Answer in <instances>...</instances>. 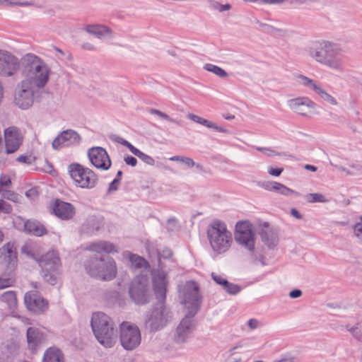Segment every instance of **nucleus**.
Listing matches in <instances>:
<instances>
[{"mask_svg":"<svg viewBox=\"0 0 362 362\" xmlns=\"http://www.w3.org/2000/svg\"><path fill=\"white\" fill-rule=\"evenodd\" d=\"M152 277L153 291L160 305L147 314L145 326L150 332H155L163 329L171 316L170 311L163 305L166 298L167 274L163 270H153Z\"/></svg>","mask_w":362,"mask_h":362,"instance_id":"obj_1","label":"nucleus"},{"mask_svg":"<svg viewBox=\"0 0 362 362\" xmlns=\"http://www.w3.org/2000/svg\"><path fill=\"white\" fill-rule=\"evenodd\" d=\"M305 52L310 58L320 64L339 72L344 70L342 49L338 44L327 40L314 41L306 47Z\"/></svg>","mask_w":362,"mask_h":362,"instance_id":"obj_2","label":"nucleus"},{"mask_svg":"<svg viewBox=\"0 0 362 362\" xmlns=\"http://www.w3.org/2000/svg\"><path fill=\"white\" fill-rule=\"evenodd\" d=\"M22 74L24 81L38 89L43 88L49 78L50 69L39 57L31 53L26 54L21 59Z\"/></svg>","mask_w":362,"mask_h":362,"instance_id":"obj_3","label":"nucleus"},{"mask_svg":"<svg viewBox=\"0 0 362 362\" xmlns=\"http://www.w3.org/2000/svg\"><path fill=\"white\" fill-rule=\"evenodd\" d=\"M90 326L98 341L105 348L112 347L117 341V329L112 320L102 312L92 315Z\"/></svg>","mask_w":362,"mask_h":362,"instance_id":"obj_4","label":"nucleus"},{"mask_svg":"<svg viewBox=\"0 0 362 362\" xmlns=\"http://www.w3.org/2000/svg\"><path fill=\"white\" fill-rule=\"evenodd\" d=\"M206 237L215 255L226 253L233 243V235L226 223L220 220H213L207 226Z\"/></svg>","mask_w":362,"mask_h":362,"instance_id":"obj_5","label":"nucleus"},{"mask_svg":"<svg viewBox=\"0 0 362 362\" xmlns=\"http://www.w3.org/2000/svg\"><path fill=\"white\" fill-rule=\"evenodd\" d=\"M85 268L91 276L100 280L110 281L117 274L115 262L110 257L94 255L86 262Z\"/></svg>","mask_w":362,"mask_h":362,"instance_id":"obj_6","label":"nucleus"},{"mask_svg":"<svg viewBox=\"0 0 362 362\" xmlns=\"http://www.w3.org/2000/svg\"><path fill=\"white\" fill-rule=\"evenodd\" d=\"M68 173L76 185L81 188L92 189L98 182V177L95 173L79 163L70 164Z\"/></svg>","mask_w":362,"mask_h":362,"instance_id":"obj_7","label":"nucleus"},{"mask_svg":"<svg viewBox=\"0 0 362 362\" xmlns=\"http://www.w3.org/2000/svg\"><path fill=\"white\" fill-rule=\"evenodd\" d=\"M42 268L44 279L51 285H55L59 276V258L54 251H50L40 259H36Z\"/></svg>","mask_w":362,"mask_h":362,"instance_id":"obj_8","label":"nucleus"},{"mask_svg":"<svg viewBox=\"0 0 362 362\" xmlns=\"http://www.w3.org/2000/svg\"><path fill=\"white\" fill-rule=\"evenodd\" d=\"M119 340L124 349L132 351L136 349L141 341L140 329L136 325L123 322L119 325Z\"/></svg>","mask_w":362,"mask_h":362,"instance_id":"obj_9","label":"nucleus"},{"mask_svg":"<svg viewBox=\"0 0 362 362\" xmlns=\"http://www.w3.org/2000/svg\"><path fill=\"white\" fill-rule=\"evenodd\" d=\"M40 89L31 85L27 81L21 80L14 90V103L22 110L30 107L34 102V95Z\"/></svg>","mask_w":362,"mask_h":362,"instance_id":"obj_10","label":"nucleus"},{"mask_svg":"<svg viewBox=\"0 0 362 362\" xmlns=\"http://www.w3.org/2000/svg\"><path fill=\"white\" fill-rule=\"evenodd\" d=\"M129 293L135 303H148L151 298L148 278L145 276H136L131 284Z\"/></svg>","mask_w":362,"mask_h":362,"instance_id":"obj_11","label":"nucleus"},{"mask_svg":"<svg viewBox=\"0 0 362 362\" xmlns=\"http://www.w3.org/2000/svg\"><path fill=\"white\" fill-rule=\"evenodd\" d=\"M235 240L240 245L244 246L250 252L251 259L253 263L257 261L261 262L262 266L264 265V257L259 255L257 256L255 254V240L254 234L247 225H242L236 231Z\"/></svg>","mask_w":362,"mask_h":362,"instance_id":"obj_12","label":"nucleus"},{"mask_svg":"<svg viewBox=\"0 0 362 362\" xmlns=\"http://www.w3.org/2000/svg\"><path fill=\"white\" fill-rule=\"evenodd\" d=\"M193 313H187L181 320L176 327L173 340L177 344H184L188 339L196 327V322Z\"/></svg>","mask_w":362,"mask_h":362,"instance_id":"obj_13","label":"nucleus"},{"mask_svg":"<svg viewBox=\"0 0 362 362\" xmlns=\"http://www.w3.org/2000/svg\"><path fill=\"white\" fill-rule=\"evenodd\" d=\"M182 303L187 305V313L197 314L200 307L201 297L199 286L194 281H189L186 284Z\"/></svg>","mask_w":362,"mask_h":362,"instance_id":"obj_14","label":"nucleus"},{"mask_svg":"<svg viewBox=\"0 0 362 362\" xmlns=\"http://www.w3.org/2000/svg\"><path fill=\"white\" fill-rule=\"evenodd\" d=\"M296 77L297 82L300 85L313 90L322 100L329 103V104L332 105H337V100L331 95H329L317 81L302 74H298Z\"/></svg>","mask_w":362,"mask_h":362,"instance_id":"obj_15","label":"nucleus"},{"mask_svg":"<svg viewBox=\"0 0 362 362\" xmlns=\"http://www.w3.org/2000/svg\"><path fill=\"white\" fill-rule=\"evenodd\" d=\"M88 156L92 165L96 168L107 170L111 166L110 158L103 147L90 148L88 151Z\"/></svg>","mask_w":362,"mask_h":362,"instance_id":"obj_16","label":"nucleus"},{"mask_svg":"<svg viewBox=\"0 0 362 362\" xmlns=\"http://www.w3.org/2000/svg\"><path fill=\"white\" fill-rule=\"evenodd\" d=\"M288 107L295 113L303 117H309L310 110L315 108V103L308 97H298L288 101Z\"/></svg>","mask_w":362,"mask_h":362,"instance_id":"obj_17","label":"nucleus"},{"mask_svg":"<svg viewBox=\"0 0 362 362\" xmlns=\"http://www.w3.org/2000/svg\"><path fill=\"white\" fill-rule=\"evenodd\" d=\"M80 135L72 129H67L61 132L52 141V146L58 150L61 148L76 145L80 143Z\"/></svg>","mask_w":362,"mask_h":362,"instance_id":"obj_18","label":"nucleus"},{"mask_svg":"<svg viewBox=\"0 0 362 362\" xmlns=\"http://www.w3.org/2000/svg\"><path fill=\"white\" fill-rule=\"evenodd\" d=\"M26 308L36 313L40 314L47 308V301L38 294L33 292L26 293L24 297Z\"/></svg>","mask_w":362,"mask_h":362,"instance_id":"obj_19","label":"nucleus"},{"mask_svg":"<svg viewBox=\"0 0 362 362\" xmlns=\"http://www.w3.org/2000/svg\"><path fill=\"white\" fill-rule=\"evenodd\" d=\"M4 138L6 153L16 152L21 144L18 129L14 127L6 129L4 131Z\"/></svg>","mask_w":362,"mask_h":362,"instance_id":"obj_20","label":"nucleus"},{"mask_svg":"<svg viewBox=\"0 0 362 362\" xmlns=\"http://www.w3.org/2000/svg\"><path fill=\"white\" fill-rule=\"evenodd\" d=\"M52 209L54 214L62 220L71 219L75 214L74 206L60 199H56Z\"/></svg>","mask_w":362,"mask_h":362,"instance_id":"obj_21","label":"nucleus"},{"mask_svg":"<svg viewBox=\"0 0 362 362\" xmlns=\"http://www.w3.org/2000/svg\"><path fill=\"white\" fill-rule=\"evenodd\" d=\"M1 258L10 269H13L17 262L14 245L11 243L5 244L1 249Z\"/></svg>","mask_w":362,"mask_h":362,"instance_id":"obj_22","label":"nucleus"},{"mask_svg":"<svg viewBox=\"0 0 362 362\" xmlns=\"http://www.w3.org/2000/svg\"><path fill=\"white\" fill-rule=\"evenodd\" d=\"M45 340V336L39 329L29 327L27 329V341L30 349H35Z\"/></svg>","mask_w":362,"mask_h":362,"instance_id":"obj_23","label":"nucleus"},{"mask_svg":"<svg viewBox=\"0 0 362 362\" xmlns=\"http://www.w3.org/2000/svg\"><path fill=\"white\" fill-rule=\"evenodd\" d=\"M86 31L98 39L113 37L112 31L110 28L103 25H88Z\"/></svg>","mask_w":362,"mask_h":362,"instance_id":"obj_24","label":"nucleus"},{"mask_svg":"<svg viewBox=\"0 0 362 362\" xmlns=\"http://www.w3.org/2000/svg\"><path fill=\"white\" fill-rule=\"evenodd\" d=\"M259 233L262 240L269 248H272L276 245L278 243V237L269 225L266 223L262 225Z\"/></svg>","mask_w":362,"mask_h":362,"instance_id":"obj_25","label":"nucleus"},{"mask_svg":"<svg viewBox=\"0 0 362 362\" xmlns=\"http://www.w3.org/2000/svg\"><path fill=\"white\" fill-rule=\"evenodd\" d=\"M86 250L97 253L105 252L109 254L117 252V250L115 245L105 240L92 243L87 246Z\"/></svg>","mask_w":362,"mask_h":362,"instance_id":"obj_26","label":"nucleus"},{"mask_svg":"<svg viewBox=\"0 0 362 362\" xmlns=\"http://www.w3.org/2000/svg\"><path fill=\"white\" fill-rule=\"evenodd\" d=\"M42 362H65L64 355L59 348L52 346L44 352Z\"/></svg>","mask_w":362,"mask_h":362,"instance_id":"obj_27","label":"nucleus"},{"mask_svg":"<svg viewBox=\"0 0 362 362\" xmlns=\"http://www.w3.org/2000/svg\"><path fill=\"white\" fill-rule=\"evenodd\" d=\"M25 230L36 236H42L47 233L45 227L37 220H28L24 223Z\"/></svg>","mask_w":362,"mask_h":362,"instance_id":"obj_28","label":"nucleus"},{"mask_svg":"<svg viewBox=\"0 0 362 362\" xmlns=\"http://www.w3.org/2000/svg\"><path fill=\"white\" fill-rule=\"evenodd\" d=\"M187 118L191 119L192 121L202 124L208 128L213 129L216 132H222V133H228V129L223 128V127L217 125L216 123L207 120L204 118H202L197 115L189 114L187 115Z\"/></svg>","mask_w":362,"mask_h":362,"instance_id":"obj_29","label":"nucleus"},{"mask_svg":"<svg viewBox=\"0 0 362 362\" xmlns=\"http://www.w3.org/2000/svg\"><path fill=\"white\" fill-rule=\"evenodd\" d=\"M110 139L116 143L120 144L123 145L124 146L127 147L132 153H133L134 156H139V153L141 152L140 150L134 147L131 143H129L128 141L124 139L123 138L116 135V134H112L110 136Z\"/></svg>","mask_w":362,"mask_h":362,"instance_id":"obj_30","label":"nucleus"},{"mask_svg":"<svg viewBox=\"0 0 362 362\" xmlns=\"http://www.w3.org/2000/svg\"><path fill=\"white\" fill-rule=\"evenodd\" d=\"M330 165L338 169L340 171L344 172L347 175L355 176L357 172H360L362 170V165L359 164L351 163L349 164V167L353 169V170L344 168L341 165H339L332 161L329 162Z\"/></svg>","mask_w":362,"mask_h":362,"instance_id":"obj_31","label":"nucleus"},{"mask_svg":"<svg viewBox=\"0 0 362 362\" xmlns=\"http://www.w3.org/2000/svg\"><path fill=\"white\" fill-rule=\"evenodd\" d=\"M2 302L7 304L9 308H13L17 304L16 293L12 291H6L1 296Z\"/></svg>","mask_w":362,"mask_h":362,"instance_id":"obj_32","label":"nucleus"},{"mask_svg":"<svg viewBox=\"0 0 362 362\" xmlns=\"http://www.w3.org/2000/svg\"><path fill=\"white\" fill-rule=\"evenodd\" d=\"M345 327L354 339L362 342V322H358L352 327L347 325Z\"/></svg>","mask_w":362,"mask_h":362,"instance_id":"obj_33","label":"nucleus"},{"mask_svg":"<svg viewBox=\"0 0 362 362\" xmlns=\"http://www.w3.org/2000/svg\"><path fill=\"white\" fill-rule=\"evenodd\" d=\"M204 69L209 72L214 73L220 78H226L228 76V73L222 68L212 64H206Z\"/></svg>","mask_w":362,"mask_h":362,"instance_id":"obj_34","label":"nucleus"},{"mask_svg":"<svg viewBox=\"0 0 362 362\" xmlns=\"http://www.w3.org/2000/svg\"><path fill=\"white\" fill-rule=\"evenodd\" d=\"M240 348H242L241 344H236L235 346L230 348L228 351L224 354L226 360L224 362H240V357H235L234 355L236 354L235 351Z\"/></svg>","mask_w":362,"mask_h":362,"instance_id":"obj_35","label":"nucleus"},{"mask_svg":"<svg viewBox=\"0 0 362 362\" xmlns=\"http://www.w3.org/2000/svg\"><path fill=\"white\" fill-rule=\"evenodd\" d=\"M96 223V220L94 218H89L83 224L82 230L87 233H92L99 229V226H95Z\"/></svg>","mask_w":362,"mask_h":362,"instance_id":"obj_36","label":"nucleus"},{"mask_svg":"<svg viewBox=\"0 0 362 362\" xmlns=\"http://www.w3.org/2000/svg\"><path fill=\"white\" fill-rule=\"evenodd\" d=\"M305 199L308 203H325L327 199L320 193H310L305 195Z\"/></svg>","mask_w":362,"mask_h":362,"instance_id":"obj_37","label":"nucleus"},{"mask_svg":"<svg viewBox=\"0 0 362 362\" xmlns=\"http://www.w3.org/2000/svg\"><path fill=\"white\" fill-rule=\"evenodd\" d=\"M1 197L4 199H6L8 200L12 201L13 202H19L21 198L17 193H15L13 191L8 190V189L2 190L1 192Z\"/></svg>","mask_w":362,"mask_h":362,"instance_id":"obj_38","label":"nucleus"},{"mask_svg":"<svg viewBox=\"0 0 362 362\" xmlns=\"http://www.w3.org/2000/svg\"><path fill=\"white\" fill-rule=\"evenodd\" d=\"M276 192L279 193L280 194L284 195V196H290V195H295V196H300V193L298 192H296L284 185L279 182L277 189L276 190Z\"/></svg>","mask_w":362,"mask_h":362,"instance_id":"obj_39","label":"nucleus"},{"mask_svg":"<svg viewBox=\"0 0 362 362\" xmlns=\"http://www.w3.org/2000/svg\"><path fill=\"white\" fill-rule=\"evenodd\" d=\"M279 182L275 181H260L257 185L266 190L276 192Z\"/></svg>","mask_w":362,"mask_h":362,"instance_id":"obj_40","label":"nucleus"},{"mask_svg":"<svg viewBox=\"0 0 362 362\" xmlns=\"http://www.w3.org/2000/svg\"><path fill=\"white\" fill-rule=\"evenodd\" d=\"M228 294L236 295L241 291V287L237 284L227 281L223 288Z\"/></svg>","mask_w":362,"mask_h":362,"instance_id":"obj_41","label":"nucleus"},{"mask_svg":"<svg viewBox=\"0 0 362 362\" xmlns=\"http://www.w3.org/2000/svg\"><path fill=\"white\" fill-rule=\"evenodd\" d=\"M170 160L173 161H180L181 163H185L188 167H193L194 165H195V162L191 158L189 157L175 156L171 157Z\"/></svg>","mask_w":362,"mask_h":362,"instance_id":"obj_42","label":"nucleus"},{"mask_svg":"<svg viewBox=\"0 0 362 362\" xmlns=\"http://www.w3.org/2000/svg\"><path fill=\"white\" fill-rule=\"evenodd\" d=\"M148 112L151 115H158L160 117L164 119H166L170 122H173V123H175V124H178V122L176 121L175 119L171 118L169 115H168L167 114L158 110H156V109H153V108H151L148 110Z\"/></svg>","mask_w":362,"mask_h":362,"instance_id":"obj_43","label":"nucleus"},{"mask_svg":"<svg viewBox=\"0 0 362 362\" xmlns=\"http://www.w3.org/2000/svg\"><path fill=\"white\" fill-rule=\"evenodd\" d=\"M11 185L10 177L7 175H2L0 176V192L6 189H8Z\"/></svg>","mask_w":362,"mask_h":362,"instance_id":"obj_44","label":"nucleus"},{"mask_svg":"<svg viewBox=\"0 0 362 362\" xmlns=\"http://www.w3.org/2000/svg\"><path fill=\"white\" fill-rule=\"evenodd\" d=\"M354 233L358 243L362 245V223H356L354 225Z\"/></svg>","mask_w":362,"mask_h":362,"instance_id":"obj_45","label":"nucleus"},{"mask_svg":"<svg viewBox=\"0 0 362 362\" xmlns=\"http://www.w3.org/2000/svg\"><path fill=\"white\" fill-rule=\"evenodd\" d=\"M4 3H7L13 6H28L33 5V3L31 1L22 0H5Z\"/></svg>","mask_w":362,"mask_h":362,"instance_id":"obj_46","label":"nucleus"},{"mask_svg":"<svg viewBox=\"0 0 362 362\" xmlns=\"http://www.w3.org/2000/svg\"><path fill=\"white\" fill-rule=\"evenodd\" d=\"M14 283L12 278L0 277V290L11 286Z\"/></svg>","mask_w":362,"mask_h":362,"instance_id":"obj_47","label":"nucleus"},{"mask_svg":"<svg viewBox=\"0 0 362 362\" xmlns=\"http://www.w3.org/2000/svg\"><path fill=\"white\" fill-rule=\"evenodd\" d=\"M256 149L267 156H281L280 153L276 152L275 151L269 148L257 147Z\"/></svg>","mask_w":362,"mask_h":362,"instance_id":"obj_48","label":"nucleus"},{"mask_svg":"<svg viewBox=\"0 0 362 362\" xmlns=\"http://www.w3.org/2000/svg\"><path fill=\"white\" fill-rule=\"evenodd\" d=\"M137 157L140 158L142 161H144L145 163L149 165H153L155 164L154 159L143 152H141L139 153V156H138Z\"/></svg>","mask_w":362,"mask_h":362,"instance_id":"obj_49","label":"nucleus"},{"mask_svg":"<svg viewBox=\"0 0 362 362\" xmlns=\"http://www.w3.org/2000/svg\"><path fill=\"white\" fill-rule=\"evenodd\" d=\"M11 211V206L3 199H0V212H3L4 214H10Z\"/></svg>","mask_w":362,"mask_h":362,"instance_id":"obj_50","label":"nucleus"},{"mask_svg":"<svg viewBox=\"0 0 362 362\" xmlns=\"http://www.w3.org/2000/svg\"><path fill=\"white\" fill-rule=\"evenodd\" d=\"M211 278L217 284L222 286L223 288L228 281L226 279L222 278L221 276L215 274L214 272L211 273Z\"/></svg>","mask_w":362,"mask_h":362,"instance_id":"obj_51","label":"nucleus"},{"mask_svg":"<svg viewBox=\"0 0 362 362\" xmlns=\"http://www.w3.org/2000/svg\"><path fill=\"white\" fill-rule=\"evenodd\" d=\"M247 325L251 330H253L259 327L261 322L255 318H252L247 321Z\"/></svg>","mask_w":362,"mask_h":362,"instance_id":"obj_52","label":"nucleus"},{"mask_svg":"<svg viewBox=\"0 0 362 362\" xmlns=\"http://www.w3.org/2000/svg\"><path fill=\"white\" fill-rule=\"evenodd\" d=\"M124 160L127 165H130L132 167H134L137 164V160L132 156H125Z\"/></svg>","mask_w":362,"mask_h":362,"instance_id":"obj_53","label":"nucleus"},{"mask_svg":"<svg viewBox=\"0 0 362 362\" xmlns=\"http://www.w3.org/2000/svg\"><path fill=\"white\" fill-rule=\"evenodd\" d=\"M282 172H283V169L280 168H274L270 167L268 169V173L270 175L274 176V177H278V176L281 175Z\"/></svg>","mask_w":362,"mask_h":362,"instance_id":"obj_54","label":"nucleus"},{"mask_svg":"<svg viewBox=\"0 0 362 362\" xmlns=\"http://www.w3.org/2000/svg\"><path fill=\"white\" fill-rule=\"evenodd\" d=\"M119 183V180L118 178H115L109 185L108 192L116 191L118 188Z\"/></svg>","mask_w":362,"mask_h":362,"instance_id":"obj_55","label":"nucleus"},{"mask_svg":"<svg viewBox=\"0 0 362 362\" xmlns=\"http://www.w3.org/2000/svg\"><path fill=\"white\" fill-rule=\"evenodd\" d=\"M16 160L20 163H26V164L32 163L31 156H28L21 155L16 158Z\"/></svg>","mask_w":362,"mask_h":362,"instance_id":"obj_56","label":"nucleus"},{"mask_svg":"<svg viewBox=\"0 0 362 362\" xmlns=\"http://www.w3.org/2000/svg\"><path fill=\"white\" fill-rule=\"evenodd\" d=\"M173 255L171 250L168 248L164 249L161 253L159 254V259L163 257L165 259L170 258Z\"/></svg>","mask_w":362,"mask_h":362,"instance_id":"obj_57","label":"nucleus"},{"mask_svg":"<svg viewBox=\"0 0 362 362\" xmlns=\"http://www.w3.org/2000/svg\"><path fill=\"white\" fill-rule=\"evenodd\" d=\"M262 3L269 5H278L284 3L286 0H259Z\"/></svg>","mask_w":362,"mask_h":362,"instance_id":"obj_58","label":"nucleus"},{"mask_svg":"<svg viewBox=\"0 0 362 362\" xmlns=\"http://www.w3.org/2000/svg\"><path fill=\"white\" fill-rule=\"evenodd\" d=\"M302 291L300 289H293L290 291L289 296L291 298H297L301 296Z\"/></svg>","mask_w":362,"mask_h":362,"instance_id":"obj_59","label":"nucleus"},{"mask_svg":"<svg viewBox=\"0 0 362 362\" xmlns=\"http://www.w3.org/2000/svg\"><path fill=\"white\" fill-rule=\"evenodd\" d=\"M130 259L132 262H135L137 265L141 264V263L144 260L143 258L135 255H132Z\"/></svg>","mask_w":362,"mask_h":362,"instance_id":"obj_60","label":"nucleus"},{"mask_svg":"<svg viewBox=\"0 0 362 362\" xmlns=\"http://www.w3.org/2000/svg\"><path fill=\"white\" fill-rule=\"evenodd\" d=\"M291 215L295 217L297 219H301L302 215L300 214V212L296 209H291Z\"/></svg>","mask_w":362,"mask_h":362,"instance_id":"obj_61","label":"nucleus"},{"mask_svg":"<svg viewBox=\"0 0 362 362\" xmlns=\"http://www.w3.org/2000/svg\"><path fill=\"white\" fill-rule=\"evenodd\" d=\"M230 8H231V6L229 4H221L220 9L218 11L223 12L225 11H228V10L230 9Z\"/></svg>","mask_w":362,"mask_h":362,"instance_id":"obj_62","label":"nucleus"},{"mask_svg":"<svg viewBox=\"0 0 362 362\" xmlns=\"http://www.w3.org/2000/svg\"><path fill=\"white\" fill-rule=\"evenodd\" d=\"M83 49H88V50H94L95 49V46L93 44L89 43V42L84 43L83 45Z\"/></svg>","mask_w":362,"mask_h":362,"instance_id":"obj_63","label":"nucleus"},{"mask_svg":"<svg viewBox=\"0 0 362 362\" xmlns=\"http://www.w3.org/2000/svg\"><path fill=\"white\" fill-rule=\"evenodd\" d=\"M36 193H35V190H34L33 189H31L30 190H28L26 192H25V196L27 197H30V198H33L34 196H35Z\"/></svg>","mask_w":362,"mask_h":362,"instance_id":"obj_64","label":"nucleus"}]
</instances>
